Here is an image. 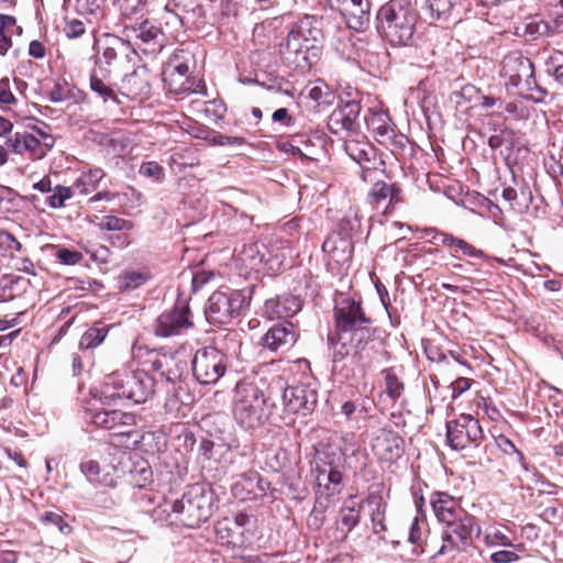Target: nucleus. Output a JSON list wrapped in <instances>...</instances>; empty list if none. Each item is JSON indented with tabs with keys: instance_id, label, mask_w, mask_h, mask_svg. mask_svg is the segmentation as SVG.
Wrapping results in <instances>:
<instances>
[{
	"instance_id": "obj_52",
	"label": "nucleus",
	"mask_w": 563,
	"mask_h": 563,
	"mask_svg": "<svg viewBox=\"0 0 563 563\" xmlns=\"http://www.w3.org/2000/svg\"><path fill=\"white\" fill-rule=\"evenodd\" d=\"M339 231L334 234H340L342 238L352 239L361 227L360 218L356 212L344 216L339 222Z\"/></svg>"
},
{
	"instance_id": "obj_35",
	"label": "nucleus",
	"mask_w": 563,
	"mask_h": 563,
	"mask_svg": "<svg viewBox=\"0 0 563 563\" xmlns=\"http://www.w3.org/2000/svg\"><path fill=\"white\" fill-rule=\"evenodd\" d=\"M429 536L428 523L424 519L415 517L409 527L408 541L415 545L413 553L422 554L426 551Z\"/></svg>"
},
{
	"instance_id": "obj_40",
	"label": "nucleus",
	"mask_w": 563,
	"mask_h": 563,
	"mask_svg": "<svg viewBox=\"0 0 563 563\" xmlns=\"http://www.w3.org/2000/svg\"><path fill=\"white\" fill-rule=\"evenodd\" d=\"M104 172L101 168H92L88 173L82 174L74 184V188L81 195H87L93 190L103 179Z\"/></svg>"
},
{
	"instance_id": "obj_4",
	"label": "nucleus",
	"mask_w": 563,
	"mask_h": 563,
	"mask_svg": "<svg viewBox=\"0 0 563 563\" xmlns=\"http://www.w3.org/2000/svg\"><path fill=\"white\" fill-rule=\"evenodd\" d=\"M322 36L320 20L306 15L290 26L285 42L280 44V54L297 68H308L312 64L311 57L318 56L317 44Z\"/></svg>"
},
{
	"instance_id": "obj_16",
	"label": "nucleus",
	"mask_w": 563,
	"mask_h": 563,
	"mask_svg": "<svg viewBox=\"0 0 563 563\" xmlns=\"http://www.w3.org/2000/svg\"><path fill=\"white\" fill-rule=\"evenodd\" d=\"M362 107L356 100H341L340 104L332 111L328 120V128L331 133L357 134L360 131L358 117Z\"/></svg>"
},
{
	"instance_id": "obj_48",
	"label": "nucleus",
	"mask_w": 563,
	"mask_h": 563,
	"mask_svg": "<svg viewBox=\"0 0 563 563\" xmlns=\"http://www.w3.org/2000/svg\"><path fill=\"white\" fill-rule=\"evenodd\" d=\"M545 73L563 86V53L552 52L544 57Z\"/></svg>"
},
{
	"instance_id": "obj_33",
	"label": "nucleus",
	"mask_w": 563,
	"mask_h": 563,
	"mask_svg": "<svg viewBox=\"0 0 563 563\" xmlns=\"http://www.w3.org/2000/svg\"><path fill=\"white\" fill-rule=\"evenodd\" d=\"M90 89L99 97L107 100L117 101V96L110 82V68H93L90 74Z\"/></svg>"
},
{
	"instance_id": "obj_24",
	"label": "nucleus",
	"mask_w": 563,
	"mask_h": 563,
	"mask_svg": "<svg viewBox=\"0 0 563 563\" xmlns=\"http://www.w3.org/2000/svg\"><path fill=\"white\" fill-rule=\"evenodd\" d=\"M367 201L375 209H379L384 206V212H387L402 201V191L396 184L389 185L379 180L369 189Z\"/></svg>"
},
{
	"instance_id": "obj_12",
	"label": "nucleus",
	"mask_w": 563,
	"mask_h": 563,
	"mask_svg": "<svg viewBox=\"0 0 563 563\" xmlns=\"http://www.w3.org/2000/svg\"><path fill=\"white\" fill-rule=\"evenodd\" d=\"M192 316L189 302L186 298L179 297L174 307L164 311L156 319L154 333L161 338L179 335L192 328Z\"/></svg>"
},
{
	"instance_id": "obj_42",
	"label": "nucleus",
	"mask_w": 563,
	"mask_h": 563,
	"mask_svg": "<svg viewBox=\"0 0 563 563\" xmlns=\"http://www.w3.org/2000/svg\"><path fill=\"white\" fill-rule=\"evenodd\" d=\"M109 329L107 327H91L84 332L79 340L80 350H90L99 346L107 338Z\"/></svg>"
},
{
	"instance_id": "obj_2",
	"label": "nucleus",
	"mask_w": 563,
	"mask_h": 563,
	"mask_svg": "<svg viewBox=\"0 0 563 563\" xmlns=\"http://www.w3.org/2000/svg\"><path fill=\"white\" fill-rule=\"evenodd\" d=\"M214 493L202 484L191 485L180 499L165 501L154 510V518L169 526L199 528L216 509Z\"/></svg>"
},
{
	"instance_id": "obj_18",
	"label": "nucleus",
	"mask_w": 563,
	"mask_h": 563,
	"mask_svg": "<svg viewBox=\"0 0 563 563\" xmlns=\"http://www.w3.org/2000/svg\"><path fill=\"white\" fill-rule=\"evenodd\" d=\"M145 364L148 365V369L173 384L180 380L187 371V362L169 352L151 351Z\"/></svg>"
},
{
	"instance_id": "obj_44",
	"label": "nucleus",
	"mask_w": 563,
	"mask_h": 563,
	"mask_svg": "<svg viewBox=\"0 0 563 563\" xmlns=\"http://www.w3.org/2000/svg\"><path fill=\"white\" fill-rule=\"evenodd\" d=\"M528 32L531 34L537 33L538 35L544 34H563V14L551 18L549 21H541L540 23H530L527 25Z\"/></svg>"
},
{
	"instance_id": "obj_13",
	"label": "nucleus",
	"mask_w": 563,
	"mask_h": 563,
	"mask_svg": "<svg viewBox=\"0 0 563 563\" xmlns=\"http://www.w3.org/2000/svg\"><path fill=\"white\" fill-rule=\"evenodd\" d=\"M254 520L245 512L234 518H223L216 525L217 538L227 545L245 547L251 543Z\"/></svg>"
},
{
	"instance_id": "obj_63",
	"label": "nucleus",
	"mask_w": 563,
	"mask_h": 563,
	"mask_svg": "<svg viewBox=\"0 0 563 563\" xmlns=\"http://www.w3.org/2000/svg\"><path fill=\"white\" fill-rule=\"evenodd\" d=\"M85 31L86 27L84 22L77 19L66 21L64 26V33L68 38L80 37Z\"/></svg>"
},
{
	"instance_id": "obj_14",
	"label": "nucleus",
	"mask_w": 563,
	"mask_h": 563,
	"mask_svg": "<svg viewBox=\"0 0 563 563\" xmlns=\"http://www.w3.org/2000/svg\"><path fill=\"white\" fill-rule=\"evenodd\" d=\"M124 32L129 38L145 54L159 53L166 42V36L161 27L148 20L136 25H125Z\"/></svg>"
},
{
	"instance_id": "obj_25",
	"label": "nucleus",
	"mask_w": 563,
	"mask_h": 563,
	"mask_svg": "<svg viewBox=\"0 0 563 563\" xmlns=\"http://www.w3.org/2000/svg\"><path fill=\"white\" fill-rule=\"evenodd\" d=\"M87 419L96 427L111 432L114 428L135 426V416L121 410H89Z\"/></svg>"
},
{
	"instance_id": "obj_26",
	"label": "nucleus",
	"mask_w": 563,
	"mask_h": 563,
	"mask_svg": "<svg viewBox=\"0 0 563 563\" xmlns=\"http://www.w3.org/2000/svg\"><path fill=\"white\" fill-rule=\"evenodd\" d=\"M366 126L372 131L376 141L383 145L393 143L395 130L389 115L382 110L368 109L364 117Z\"/></svg>"
},
{
	"instance_id": "obj_39",
	"label": "nucleus",
	"mask_w": 563,
	"mask_h": 563,
	"mask_svg": "<svg viewBox=\"0 0 563 563\" xmlns=\"http://www.w3.org/2000/svg\"><path fill=\"white\" fill-rule=\"evenodd\" d=\"M163 81L169 93L180 95L191 91L190 76L163 71Z\"/></svg>"
},
{
	"instance_id": "obj_50",
	"label": "nucleus",
	"mask_w": 563,
	"mask_h": 563,
	"mask_svg": "<svg viewBox=\"0 0 563 563\" xmlns=\"http://www.w3.org/2000/svg\"><path fill=\"white\" fill-rule=\"evenodd\" d=\"M363 411L364 407H358L354 401L347 400L341 405L340 411L336 413V416L343 417L344 422L350 427L357 428L360 417L362 416Z\"/></svg>"
},
{
	"instance_id": "obj_56",
	"label": "nucleus",
	"mask_w": 563,
	"mask_h": 563,
	"mask_svg": "<svg viewBox=\"0 0 563 563\" xmlns=\"http://www.w3.org/2000/svg\"><path fill=\"white\" fill-rule=\"evenodd\" d=\"M459 253H462L465 256L472 257V258H484L485 254L482 250L476 249L465 240L459 239L455 242L453 252L451 255L453 257L460 258Z\"/></svg>"
},
{
	"instance_id": "obj_1",
	"label": "nucleus",
	"mask_w": 563,
	"mask_h": 563,
	"mask_svg": "<svg viewBox=\"0 0 563 563\" xmlns=\"http://www.w3.org/2000/svg\"><path fill=\"white\" fill-rule=\"evenodd\" d=\"M334 321L335 334L329 336L333 361L340 362L349 355L363 361L374 341L375 329L361 302L350 298L340 300L334 307Z\"/></svg>"
},
{
	"instance_id": "obj_54",
	"label": "nucleus",
	"mask_w": 563,
	"mask_h": 563,
	"mask_svg": "<svg viewBox=\"0 0 563 563\" xmlns=\"http://www.w3.org/2000/svg\"><path fill=\"white\" fill-rule=\"evenodd\" d=\"M241 260L252 269L257 268L265 260L257 243L245 246L241 253Z\"/></svg>"
},
{
	"instance_id": "obj_46",
	"label": "nucleus",
	"mask_w": 563,
	"mask_h": 563,
	"mask_svg": "<svg viewBox=\"0 0 563 563\" xmlns=\"http://www.w3.org/2000/svg\"><path fill=\"white\" fill-rule=\"evenodd\" d=\"M80 471L87 477V479L91 483L102 484L106 486H114V482L112 478L107 476L101 477L100 475V465L97 461L93 460H85L80 463Z\"/></svg>"
},
{
	"instance_id": "obj_21",
	"label": "nucleus",
	"mask_w": 563,
	"mask_h": 563,
	"mask_svg": "<svg viewBox=\"0 0 563 563\" xmlns=\"http://www.w3.org/2000/svg\"><path fill=\"white\" fill-rule=\"evenodd\" d=\"M402 444L404 440L397 432L383 428L376 432L372 450L380 461L394 462L401 457Z\"/></svg>"
},
{
	"instance_id": "obj_34",
	"label": "nucleus",
	"mask_w": 563,
	"mask_h": 563,
	"mask_svg": "<svg viewBox=\"0 0 563 563\" xmlns=\"http://www.w3.org/2000/svg\"><path fill=\"white\" fill-rule=\"evenodd\" d=\"M122 93L136 99L150 95L151 87L146 76L139 71L125 75L121 84Z\"/></svg>"
},
{
	"instance_id": "obj_8",
	"label": "nucleus",
	"mask_w": 563,
	"mask_h": 563,
	"mask_svg": "<svg viewBox=\"0 0 563 563\" xmlns=\"http://www.w3.org/2000/svg\"><path fill=\"white\" fill-rule=\"evenodd\" d=\"M442 545L435 555H445L454 551H463L482 533L478 520L473 515L463 511L450 522L444 523Z\"/></svg>"
},
{
	"instance_id": "obj_32",
	"label": "nucleus",
	"mask_w": 563,
	"mask_h": 563,
	"mask_svg": "<svg viewBox=\"0 0 563 563\" xmlns=\"http://www.w3.org/2000/svg\"><path fill=\"white\" fill-rule=\"evenodd\" d=\"M196 66L195 55L188 48H178L169 57L163 71L191 76Z\"/></svg>"
},
{
	"instance_id": "obj_49",
	"label": "nucleus",
	"mask_w": 563,
	"mask_h": 563,
	"mask_svg": "<svg viewBox=\"0 0 563 563\" xmlns=\"http://www.w3.org/2000/svg\"><path fill=\"white\" fill-rule=\"evenodd\" d=\"M97 227L101 231H129L134 228V224L130 220L108 214L100 219Z\"/></svg>"
},
{
	"instance_id": "obj_62",
	"label": "nucleus",
	"mask_w": 563,
	"mask_h": 563,
	"mask_svg": "<svg viewBox=\"0 0 563 563\" xmlns=\"http://www.w3.org/2000/svg\"><path fill=\"white\" fill-rule=\"evenodd\" d=\"M140 174L159 180L164 177V169L156 162H146L141 165Z\"/></svg>"
},
{
	"instance_id": "obj_55",
	"label": "nucleus",
	"mask_w": 563,
	"mask_h": 563,
	"mask_svg": "<svg viewBox=\"0 0 563 563\" xmlns=\"http://www.w3.org/2000/svg\"><path fill=\"white\" fill-rule=\"evenodd\" d=\"M460 0H427L428 7L437 19H445Z\"/></svg>"
},
{
	"instance_id": "obj_27",
	"label": "nucleus",
	"mask_w": 563,
	"mask_h": 563,
	"mask_svg": "<svg viewBox=\"0 0 563 563\" xmlns=\"http://www.w3.org/2000/svg\"><path fill=\"white\" fill-rule=\"evenodd\" d=\"M301 307L300 298L290 294L267 299L264 305L265 313L269 319L290 318L298 313Z\"/></svg>"
},
{
	"instance_id": "obj_11",
	"label": "nucleus",
	"mask_w": 563,
	"mask_h": 563,
	"mask_svg": "<svg viewBox=\"0 0 563 563\" xmlns=\"http://www.w3.org/2000/svg\"><path fill=\"white\" fill-rule=\"evenodd\" d=\"M483 435L479 421L471 415H461L446 422V442L453 450L460 451L471 444L478 448Z\"/></svg>"
},
{
	"instance_id": "obj_20",
	"label": "nucleus",
	"mask_w": 563,
	"mask_h": 563,
	"mask_svg": "<svg viewBox=\"0 0 563 563\" xmlns=\"http://www.w3.org/2000/svg\"><path fill=\"white\" fill-rule=\"evenodd\" d=\"M327 2L342 14L350 29L363 31L368 25L371 18L368 0H327Z\"/></svg>"
},
{
	"instance_id": "obj_47",
	"label": "nucleus",
	"mask_w": 563,
	"mask_h": 563,
	"mask_svg": "<svg viewBox=\"0 0 563 563\" xmlns=\"http://www.w3.org/2000/svg\"><path fill=\"white\" fill-rule=\"evenodd\" d=\"M150 275L145 271H125L119 277L120 289L133 290L143 285Z\"/></svg>"
},
{
	"instance_id": "obj_30",
	"label": "nucleus",
	"mask_w": 563,
	"mask_h": 563,
	"mask_svg": "<svg viewBox=\"0 0 563 563\" xmlns=\"http://www.w3.org/2000/svg\"><path fill=\"white\" fill-rule=\"evenodd\" d=\"M323 454L324 464L329 466V470H327L325 467H319L317 481L320 486L323 484V482H325V487L329 490L331 489L330 485H332L333 488L330 494H334L335 492H338V487L342 483L343 478L342 473L339 470L340 456H338V461H335V453H332V456L329 453Z\"/></svg>"
},
{
	"instance_id": "obj_43",
	"label": "nucleus",
	"mask_w": 563,
	"mask_h": 563,
	"mask_svg": "<svg viewBox=\"0 0 563 563\" xmlns=\"http://www.w3.org/2000/svg\"><path fill=\"white\" fill-rule=\"evenodd\" d=\"M385 380L384 394L393 401H396L404 393L405 386L393 368L382 372Z\"/></svg>"
},
{
	"instance_id": "obj_5",
	"label": "nucleus",
	"mask_w": 563,
	"mask_h": 563,
	"mask_svg": "<svg viewBox=\"0 0 563 563\" xmlns=\"http://www.w3.org/2000/svg\"><path fill=\"white\" fill-rule=\"evenodd\" d=\"M418 12L410 0H390L377 12V29L393 46L413 44Z\"/></svg>"
},
{
	"instance_id": "obj_15",
	"label": "nucleus",
	"mask_w": 563,
	"mask_h": 563,
	"mask_svg": "<svg viewBox=\"0 0 563 563\" xmlns=\"http://www.w3.org/2000/svg\"><path fill=\"white\" fill-rule=\"evenodd\" d=\"M45 142L42 143L37 137L27 132H15L7 137L5 146L12 153L23 155L29 154L32 161L42 159L53 147L54 141L51 135L44 134Z\"/></svg>"
},
{
	"instance_id": "obj_3",
	"label": "nucleus",
	"mask_w": 563,
	"mask_h": 563,
	"mask_svg": "<svg viewBox=\"0 0 563 563\" xmlns=\"http://www.w3.org/2000/svg\"><path fill=\"white\" fill-rule=\"evenodd\" d=\"M154 394V378L145 371H115L104 376L99 399L106 406L120 401L145 402Z\"/></svg>"
},
{
	"instance_id": "obj_61",
	"label": "nucleus",
	"mask_w": 563,
	"mask_h": 563,
	"mask_svg": "<svg viewBox=\"0 0 563 563\" xmlns=\"http://www.w3.org/2000/svg\"><path fill=\"white\" fill-rule=\"evenodd\" d=\"M16 103V98L11 91L10 81L8 78L0 80V106L10 108Z\"/></svg>"
},
{
	"instance_id": "obj_60",
	"label": "nucleus",
	"mask_w": 563,
	"mask_h": 563,
	"mask_svg": "<svg viewBox=\"0 0 563 563\" xmlns=\"http://www.w3.org/2000/svg\"><path fill=\"white\" fill-rule=\"evenodd\" d=\"M55 257L64 265H75L82 260V255L79 252L66 247L57 249Z\"/></svg>"
},
{
	"instance_id": "obj_38",
	"label": "nucleus",
	"mask_w": 563,
	"mask_h": 563,
	"mask_svg": "<svg viewBox=\"0 0 563 563\" xmlns=\"http://www.w3.org/2000/svg\"><path fill=\"white\" fill-rule=\"evenodd\" d=\"M362 504H357L353 497L346 500L340 510V522L345 532H351L360 522Z\"/></svg>"
},
{
	"instance_id": "obj_51",
	"label": "nucleus",
	"mask_w": 563,
	"mask_h": 563,
	"mask_svg": "<svg viewBox=\"0 0 563 563\" xmlns=\"http://www.w3.org/2000/svg\"><path fill=\"white\" fill-rule=\"evenodd\" d=\"M41 521L46 526H54L63 534H69L73 531L71 526L66 522L65 514L55 511H45L41 516Z\"/></svg>"
},
{
	"instance_id": "obj_10",
	"label": "nucleus",
	"mask_w": 563,
	"mask_h": 563,
	"mask_svg": "<svg viewBox=\"0 0 563 563\" xmlns=\"http://www.w3.org/2000/svg\"><path fill=\"white\" fill-rule=\"evenodd\" d=\"M192 375L201 385H214L227 372V356L213 346L199 349L191 360Z\"/></svg>"
},
{
	"instance_id": "obj_41",
	"label": "nucleus",
	"mask_w": 563,
	"mask_h": 563,
	"mask_svg": "<svg viewBox=\"0 0 563 563\" xmlns=\"http://www.w3.org/2000/svg\"><path fill=\"white\" fill-rule=\"evenodd\" d=\"M112 443L117 446L132 448L140 442V433L133 427L114 428L111 432Z\"/></svg>"
},
{
	"instance_id": "obj_57",
	"label": "nucleus",
	"mask_w": 563,
	"mask_h": 563,
	"mask_svg": "<svg viewBox=\"0 0 563 563\" xmlns=\"http://www.w3.org/2000/svg\"><path fill=\"white\" fill-rule=\"evenodd\" d=\"M73 189L65 186H56L53 194L47 198V205L57 209L65 205V201L73 197Z\"/></svg>"
},
{
	"instance_id": "obj_17",
	"label": "nucleus",
	"mask_w": 563,
	"mask_h": 563,
	"mask_svg": "<svg viewBox=\"0 0 563 563\" xmlns=\"http://www.w3.org/2000/svg\"><path fill=\"white\" fill-rule=\"evenodd\" d=\"M283 402L287 411L307 416L317 407L318 391L306 384L288 386L284 389Z\"/></svg>"
},
{
	"instance_id": "obj_45",
	"label": "nucleus",
	"mask_w": 563,
	"mask_h": 563,
	"mask_svg": "<svg viewBox=\"0 0 563 563\" xmlns=\"http://www.w3.org/2000/svg\"><path fill=\"white\" fill-rule=\"evenodd\" d=\"M462 96L468 100H474L476 106H481L484 109H489L495 107L501 108L503 101L500 99H496L492 96L482 95L474 86L467 85L462 88Z\"/></svg>"
},
{
	"instance_id": "obj_29",
	"label": "nucleus",
	"mask_w": 563,
	"mask_h": 563,
	"mask_svg": "<svg viewBox=\"0 0 563 563\" xmlns=\"http://www.w3.org/2000/svg\"><path fill=\"white\" fill-rule=\"evenodd\" d=\"M322 251L335 263H345L352 257L353 243L347 238L332 233L323 242Z\"/></svg>"
},
{
	"instance_id": "obj_19",
	"label": "nucleus",
	"mask_w": 563,
	"mask_h": 563,
	"mask_svg": "<svg viewBox=\"0 0 563 563\" xmlns=\"http://www.w3.org/2000/svg\"><path fill=\"white\" fill-rule=\"evenodd\" d=\"M165 10L183 26L201 29L207 24V12L199 0H167Z\"/></svg>"
},
{
	"instance_id": "obj_7",
	"label": "nucleus",
	"mask_w": 563,
	"mask_h": 563,
	"mask_svg": "<svg viewBox=\"0 0 563 563\" xmlns=\"http://www.w3.org/2000/svg\"><path fill=\"white\" fill-rule=\"evenodd\" d=\"M500 75L507 84L519 89L520 93L540 100L545 95L534 77L532 62L519 51L509 52L501 60Z\"/></svg>"
},
{
	"instance_id": "obj_59",
	"label": "nucleus",
	"mask_w": 563,
	"mask_h": 563,
	"mask_svg": "<svg viewBox=\"0 0 563 563\" xmlns=\"http://www.w3.org/2000/svg\"><path fill=\"white\" fill-rule=\"evenodd\" d=\"M147 0H117L122 15L131 16L143 10Z\"/></svg>"
},
{
	"instance_id": "obj_6",
	"label": "nucleus",
	"mask_w": 563,
	"mask_h": 563,
	"mask_svg": "<svg viewBox=\"0 0 563 563\" xmlns=\"http://www.w3.org/2000/svg\"><path fill=\"white\" fill-rule=\"evenodd\" d=\"M265 380L257 376L245 377L234 389L233 416L244 429H255L266 421L268 413Z\"/></svg>"
},
{
	"instance_id": "obj_64",
	"label": "nucleus",
	"mask_w": 563,
	"mask_h": 563,
	"mask_svg": "<svg viewBox=\"0 0 563 563\" xmlns=\"http://www.w3.org/2000/svg\"><path fill=\"white\" fill-rule=\"evenodd\" d=\"M69 97V89L66 84L56 82L52 90L47 92L51 102L58 103Z\"/></svg>"
},
{
	"instance_id": "obj_22",
	"label": "nucleus",
	"mask_w": 563,
	"mask_h": 563,
	"mask_svg": "<svg viewBox=\"0 0 563 563\" xmlns=\"http://www.w3.org/2000/svg\"><path fill=\"white\" fill-rule=\"evenodd\" d=\"M268 484L261 478L257 472L250 471L234 478L231 490L235 498L247 500L264 496Z\"/></svg>"
},
{
	"instance_id": "obj_9",
	"label": "nucleus",
	"mask_w": 563,
	"mask_h": 563,
	"mask_svg": "<svg viewBox=\"0 0 563 563\" xmlns=\"http://www.w3.org/2000/svg\"><path fill=\"white\" fill-rule=\"evenodd\" d=\"M249 305L241 290H218L209 298L206 310L207 319L212 323L228 324Z\"/></svg>"
},
{
	"instance_id": "obj_23",
	"label": "nucleus",
	"mask_w": 563,
	"mask_h": 563,
	"mask_svg": "<svg viewBox=\"0 0 563 563\" xmlns=\"http://www.w3.org/2000/svg\"><path fill=\"white\" fill-rule=\"evenodd\" d=\"M298 339L296 327L291 322L273 325L262 338L264 347L277 352L290 349Z\"/></svg>"
},
{
	"instance_id": "obj_37",
	"label": "nucleus",
	"mask_w": 563,
	"mask_h": 563,
	"mask_svg": "<svg viewBox=\"0 0 563 563\" xmlns=\"http://www.w3.org/2000/svg\"><path fill=\"white\" fill-rule=\"evenodd\" d=\"M346 154L356 163H369L372 157L375 156L374 148L367 142L358 140H346L344 143Z\"/></svg>"
},
{
	"instance_id": "obj_31",
	"label": "nucleus",
	"mask_w": 563,
	"mask_h": 563,
	"mask_svg": "<svg viewBox=\"0 0 563 563\" xmlns=\"http://www.w3.org/2000/svg\"><path fill=\"white\" fill-rule=\"evenodd\" d=\"M128 45L119 37H112L107 45L99 46L100 54L96 60L95 68H109L117 59L126 56Z\"/></svg>"
},
{
	"instance_id": "obj_53",
	"label": "nucleus",
	"mask_w": 563,
	"mask_h": 563,
	"mask_svg": "<svg viewBox=\"0 0 563 563\" xmlns=\"http://www.w3.org/2000/svg\"><path fill=\"white\" fill-rule=\"evenodd\" d=\"M19 279L12 275L0 277V302L10 301L18 292Z\"/></svg>"
},
{
	"instance_id": "obj_28",
	"label": "nucleus",
	"mask_w": 563,
	"mask_h": 563,
	"mask_svg": "<svg viewBox=\"0 0 563 563\" xmlns=\"http://www.w3.org/2000/svg\"><path fill=\"white\" fill-rule=\"evenodd\" d=\"M430 504L435 518L443 525L464 511L457 500L445 492H433Z\"/></svg>"
},
{
	"instance_id": "obj_36",
	"label": "nucleus",
	"mask_w": 563,
	"mask_h": 563,
	"mask_svg": "<svg viewBox=\"0 0 563 563\" xmlns=\"http://www.w3.org/2000/svg\"><path fill=\"white\" fill-rule=\"evenodd\" d=\"M364 504L371 508V520L373 526V531L375 533H380L386 530L385 521V512H386V504L383 498L378 495H369Z\"/></svg>"
},
{
	"instance_id": "obj_58",
	"label": "nucleus",
	"mask_w": 563,
	"mask_h": 563,
	"mask_svg": "<svg viewBox=\"0 0 563 563\" xmlns=\"http://www.w3.org/2000/svg\"><path fill=\"white\" fill-rule=\"evenodd\" d=\"M485 542L488 547H515L511 539L499 529L486 532Z\"/></svg>"
}]
</instances>
